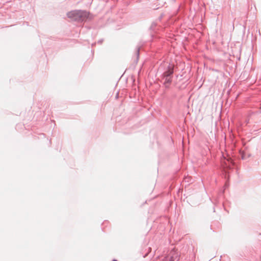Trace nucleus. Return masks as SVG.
Returning <instances> with one entry per match:
<instances>
[{
    "label": "nucleus",
    "instance_id": "nucleus-4",
    "mask_svg": "<svg viewBox=\"0 0 261 261\" xmlns=\"http://www.w3.org/2000/svg\"><path fill=\"white\" fill-rule=\"evenodd\" d=\"M230 163H232V160L230 158L226 159L224 157V160L222 161V164L224 168H230Z\"/></svg>",
    "mask_w": 261,
    "mask_h": 261
},
{
    "label": "nucleus",
    "instance_id": "nucleus-3",
    "mask_svg": "<svg viewBox=\"0 0 261 261\" xmlns=\"http://www.w3.org/2000/svg\"><path fill=\"white\" fill-rule=\"evenodd\" d=\"M80 20H84L90 18V13L86 11L80 10Z\"/></svg>",
    "mask_w": 261,
    "mask_h": 261
},
{
    "label": "nucleus",
    "instance_id": "nucleus-2",
    "mask_svg": "<svg viewBox=\"0 0 261 261\" xmlns=\"http://www.w3.org/2000/svg\"><path fill=\"white\" fill-rule=\"evenodd\" d=\"M80 10H74L69 12L67 13V16L69 18L72 19L74 20H80L79 15Z\"/></svg>",
    "mask_w": 261,
    "mask_h": 261
},
{
    "label": "nucleus",
    "instance_id": "nucleus-1",
    "mask_svg": "<svg viewBox=\"0 0 261 261\" xmlns=\"http://www.w3.org/2000/svg\"><path fill=\"white\" fill-rule=\"evenodd\" d=\"M178 254L177 252L172 250L166 257L165 261H175L178 259Z\"/></svg>",
    "mask_w": 261,
    "mask_h": 261
},
{
    "label": "nucleus",
    "instance_id": "nucleus-5",
    "mask_svg": "<svg viewBox=\"0 0 261 261\" xmlns=\"http://www.w3.org/2000/svg\"><path fill=\"white\" fill-rule=\"evenodd\" d=\"M172 73V71H169L167 72H165V74L167 76H168L170 74H171Z\"/></svg>",
    "mask_w": 261,
    "mask_h": 261
}]
</instances>
